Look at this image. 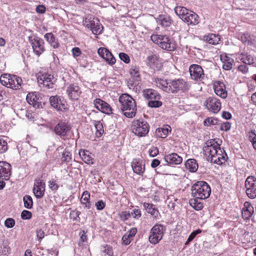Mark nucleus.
<instances>
[{
    "label": "nucleus",
    "instance_id": "f257e3e1",
    "mask_svg": "<svg viewBox=\"0 0 256 256\" xmlns=\"http://www.w3.org/2000/svg\"><path fill=\"white\" fill-rule=\"evenodd\" d=\"M121 104V110L124 116L132 118L136 113V106L135 100L127 94H122L119 98Z\"/></svg>",
    "mask_w": 256,
    "mask_h": 256
},
{
    "label": "nucleus",
    "instance_id": "f03ea898",
    "mask_svg": "<svg viewBox=\"0 0 256 256\" xmlns=\"http://www.w3.org/2000/svg\"><path fill=\"white\" fill-rule=\"evenodd\" d=\"M174 12L178 16L188 25L195 26L200 22L198 15L184 7L178 6L175 8Z\"/></svg>",
    "mask_w": 256,
    "mask_h": 256
},
{
    "label": "nucleus",
    "instance_id": "7ed1b4c3",
    "mask_svg": "<svg viewBox=\"0 0 256 256\" xmlns=\"http://www.w3.org/2000/svg\"><path fill=\"white\" fill-rule=\"evenodd\" d=\"M211 193L210 186L205 182L199 181L192 187V195L194 198L199 200H205L208 198Z\"/></svg>",
    "mask_w": 256,
    "mask_h": 256
},
{
    "label": "nucleus",
    "instance_id": "20e7f679",
    "mask_svg": "<svg viewBox=\"0 0 256 256\" xmlns=\"http://www.w3.org/2000/svg\"><path fill=\"white\" fill-rule=\"evenodd\" d=\"M150 38L154 42L158 44L162 49L168 51H173L176 48L175 42L167 36L152 34Z\"/></svg>",
    "mask_w": 256,
    "mask_h": 256
},
{
    "label": "nucleus",
    "instance_id": "39448f33",
    "mask_svg": "<svg viewBox=\"0 0 256 256\" xmlns=\"http://www.w3.org/2000/svg\"><path fill=\"white\" fill-rule=\"evenodd\" d=\"M131 130L132 132L136 136L143 137L148 133L150 126L146 121L140 118L133 120L131 124Z\"/></svg>",
    "mask_w": 256,
    "mask_h": 256
},
{
    "label": "nucleus",
    "instance_id": "423d86ee",
    "mask_svg": "<svg viewBox=\"0 0 256 256\" xmlns=\"http://www.w3.org/2000/svg\"><path fill=\"white\" fill-rule=\"evenodd\" d=\"M166 228L162 224H156L150 229L148 236V242L152 244H156L162 239Z\"/></svg>",
    "mask_w": 256,
    "mask_h": 256
},
{
    "label": "nucleus",
    "instance_id": "0eeeda50",
    "mask_svg": "<svg viewBox=\"0 0 256 256\" xmlns=\"http://www.w3.org/2000/svg\"><path fill=\"white\" fill-rule=\"evenodd\" d=\"M1 84L12 90H19L21 87L22 80L20 77L10 74H4L0 77Z\"/></svg>",
    "mask_w": 256,
    "mask_h": 256
},
{
    "label": "nucleus",
    "instance_id": "6e6552de",
    "mask_svg": "<svg viewBox=\"0 0 256 256\" xmlns=\"http://www.w3.org/2000/svg\"><path fill=\"white\" fill-rule=\"evenodd\" d=\"M190 86L188 82L182 78L169 80L168 92L176 93L179 91H188Z\"/></svg>",
    "mask_w": 256,
    "mask_h": 256
},
{
    "label": "nucleus",
    "instance_id": "1a4fd4ad",
    "mask_svg": "<svg viewBox=\"0 0 256 256\" xmlns=\"http://www.w3.org/2000/svg\"><path fill=\"white\" fill-rule=\"evenodd\" d=\"M28 40L34 54L38 56H40L45 50L44 40L34 34L30 35Z\"/></svg>",
    "mask_w": 256,
    "mask_h": 256
},
{
    "label": "nucleus",
    "instance_id": "9d476101",
    "mask_svg": "<svg viewBox=\"0 0 256 256\" xmlns=\"http://www.w3.org/2000/svg\"><path fill=\"white\" fill-rule=\"evenodd\" d=\"M84 26L90 29L94 34H100L102 33L103 27L96 18H86L83 20Z\"/></svg>",
    "mask_w": 256,
    "mask_h": 256
},
{
    "label": "nucleus",
    "instance_id": "9b49d317",
    "mask_svg": "<svg viewBox=\"0 0 256 256\" xmlns=\"http://www.w3.org/2000/svg\"><path fill=\"white\" fill-rule=\"evenodd\" d=\"M246 193L251 199L256 198V178L253 176L248 177L245 181Z\"/></svg>",
    "mask_w": 256,
    "mask_h": 256
},
{
    "label": "nucleus",
    "instance_id": "f8f14e48",
    "mask_svg": "<svg viewBox=\"0 0 256 256\" xmlns=\"http://www.w3.org/2000/svg\"><path fill=\"white\" fill-rule=\"evenodd\" d=\"M220 148V144L214 139L208 140L203 148L204 154L210 158L214 154L218 152Z\"/></svg>",
    "mask_w": 256,
    "mask_h": 256
},
{
    "label": "nucleus",
    "instance_id": "ddd939ff",
    "mask_svg": "<svg viewBox=\"0 0 256 256\" xmlns=\"http://www.w3.org/2000/svg\"><path fill=\"white\" fill-rule=\"evenodd\" d=\"M190 78L192 80L200 82L204 80L205 75L202 68L198 64H192L189 68Z\"/></svg>",
    "mask_w": 256,
    "mask_h": 256
},
{
    "label": "nucleus",
    "instance_id": "4468645a",
    "mask_svg": "<svg viewBox=\"0 0 256 256\" xmlns=\"http://www.w3.org/2000/svg\"><path fill=\"white\" fill-rule=\"evenodd\" d=\"M37 80L40 85H42L48 88H52L55 82L54 76L48 73L40 74Z\"/></svg>",
    "mask_w": 256,
    "mask_h": 256
},
{
    "label": "nucleus",
    "instance_id": "2eb2a0df",
    "mask_svg": "<svg viewBox=\"0 0 256 256\" xmlns=\"http://www.w3.org/2000/svg\"><path fill=\"white\" fill-rule=\"evenodd\" d=\"M45 183L41 178H37L34 181L32 192L38 199L43 197L45 192Z\"/></svg>",
    "mask_w": 256,
    "mask_h": 256
},
{
    "label": "nucleus",
    "instance_id": "dca6fc26",
    "mask_svg": "<svg viewBox=\"0 0 256 256\" xmlns=\"http://www.w3.org/2000/svg\"><path fill=\"white\" fill-rule=\"evenodd\" d=\"M52 106L59 111H64L68 109V104L64 98L58 96H52L49 99Z\"/></svg>",
    "mask_w": 256,
    "mask_h": 256
},
{
    "label": "nucleus",
    "instance_id": "f3484780",
    "mask_svg": "<svg viewBox=\"0 0 256 256\" xmlns=\"http://www.w3.org/2000/svg\"><path fill=\"white\" fill-rule=\"evenodd\" d=\"M206 108L214 114L218 112L221 108V102L220 100L214 97H209L206 101Z\"/></svg>",
    "mask_w": 256,
    "mask_h": 256
},
{
    "label": "nucleus",
    "instance_id": "a211bd4d",
    "mask_svg": "<svg viewBox=\"0 0 256 256\" xmlns=\"http://www.w3.org/2000/svg\"><path fill=\"white\" fill-rule=\"evenodd\" d=\"M146 65L154 70H159L162 66L160 58L155 54L148 56L146 60Z\"/></svg>",
    "mask_w": 256,
    "mask_h": 256
},
{
    "label": "nucleus",
    "instance_id": "6ab92c4d",
    "mask_svg": "<svg viewBox=\"0 0 256 256\" xmlns=\"http://www.w3.org/2000/svg\"><path fill=\"white\" fill-rule=\"evenodd\" d=\"M131 167L134 173L139 176H143L145 172V164L142 160L134 158L131 162Z\"/></svg>",
    "mask_w": 256,
    "mask_h": 256
},
{
    "label": "nucleus",
    "instance_id": "aec40b11",
    "mask_svg": "<svg viewBox=\"0 0 256 256\" xmlns=\"http://www.w3.org/2000/svg\"><path fill=\"white\" fill-rule=\"evenodd\" d=\"M11 165L4 161H0V178L8 180L12 174Z\"/></svg>",
    "mask_w": 256,
    "mask_h": 256
},
{
    "label": "nucleus",
    "instance_id": "412c9836",
    "mask_svg": "<svg viewBox=\"0 0 256 256\" xmlns=\"http://www.w3.org/2000/svg\"><path fill=\"white\" fill-rule=\"evenodd\" d=\"M94 107L101 112L107 114L112 112V109L109 104L100 98H96L94 101Z\"/></svg>",
    "mask_w": 256,
    "mask_h": 256
},
{
    "label": "nucleus",
    "instance_id": "4be33fe9",
    "mask_svg": "<svg viewBox=\"0 0 256 256\" xmlns=\"http://www.w3.org/2000/svg\"><path fill=\"white\" fill-rule=\"evenodd\" d=\"M228 158V156L225 150L224 149H221L220 148L218 150V152L216 154H214L210 158V160L214 163L221 165L225 163Z\"/></svg>",
    "mask_w": 256,
    "mask_h": 256
},
{
    "label": "nucleus",
    "instance_id": "5701e85b",
    "mask_svg": "<svg viewBox=\"0 0 256 256\" xmlns=\"http://www.w3.org/2000/svg\"><path fill=\"white\" fill-rule=\"evenodd\" d=\"M98 52L99 56L104 58L108 64L112 66L116 63L115 58L108 49L100 48L98 49Z\"/></svg>",
    "mask_w": 256,
    "mask_h": 256
},
{
    "label": "nucleus",
    "instance_id": "b1692460",
    "mask_svg": "<svg viewBox=\"0 0 256 256\" xmlns=\"http://www.w3.org/2000/svg\"><path fill=\"white\" fill-rule=\"evenodd\" d=\"M66 93L70 98L72 100H77L79 98L82 91L77 84H70L68 86Z\"/></svg>",
    "mask_w": 256,
    "mask_h": 256
},
{
    "label": "nucleus",
    "instance_id": "393cba45",
    "mask_svg": "<svg viewBox=\"0 0 256 256\" xmlns=\"http://www.w3.org/2000/svg\"><path fill=\"white\" fill-rule=\"evenodd\" d=\"M213 88L215 94L222 98L228 96V92L224 82L220 81H216L213 84Z\"/></svg>",
    "mask_w": 256,
    "mask_h": 256
},
{
    "label": "nucleus",
    "instance_id": "a878e982",
    "mask_svg": "<svg viewBox=\"0 0 256 256\" xmlns=\"http://www.w3.org/2000/svg\"><path fill=\"white\" fill-rule=\"evenodd\" d=\"M70 126L66 122H60L54 127V130L56 134L58 136H65L70 131Z\"/></svg>",
    "mask_w": 256,
    "mask_h": 256
},
{
    "label": "nucleus",
    "instance_id": "bb28decb",
    "mask_svg": "<svg viewBox=\"0 0 256 256\" xmlns=\"http://www.w3.org/2000/svg\"><path fill=\"white\" fill-rule=\"evenodd\" d=\"M164 160L168 164H179L182 161V158L176 153H172L165 155Z\"/></svg>",
    "mask_w": 256,
    "mask_h": 256
},
{
    "label": "nucleus",
    "instance_id": "cd10ccee",
    "mask_svg": "<svg viewBox=\"0 0 256 256\" xmlns=\"http://www.w3.org/2000/svg\"><path fill=\"white\" fill-rule=\"evenodd\" d=\"M137 228H131L122 236V242L124 245L129 244L132 240L134 237L137 232Z\"/></svg>",
    "mask_w": 256,
    "mask_h": 256
},
{
    "label": "nucleus",
    "instance_id": "c85d7f7f",
    "mask_svg": "<svg viewBox=\"0 0 256 256\" xmlns=\"http://www.w3.org/2000/svg\"><path fill=\"white\" fill-rule=\"evenodd\" d=\"M253 213L254 208L251 204L248 202H245L242 212V218L248 220L252 216Z\"/></svg>",
    "mask_w": 256,
    "mask_h": 256
},
{
    "label": "nucleus",
    "instance_id": "c756f323",
    "mask_svg": "<svg viewBox=\"0 0 256 256\" xmlns=\"http://www.w3.org/2000/svg\"><path fill=\"white\" fill-rule=\"evenodd\" d=\"M26 100L34 108H39L40 105L39 98L36 92H30L26 96Z\"/></svg>",
    "mask_w": 256,
    "mask_h": 256
},
{
    "label": "nucleus",
    "instance_id": "7c9ffc66",
    "mask_svg": "<svg viewBox=\"0 0 256 256\" xmlns=\"http://www.w3.org/2000/svg\"><path fill=\"white\" fill-rule=\"evenodd\" d=\"M158 24L164 27L170 26L172 23V20L170 17L166 14H160L156 19Z\"/></svg>",
    "mask_w": 256,
    "mask_h": 256
},
{
    "label": "nucleus",
    "instance_id": "2f4dec72",
    "mask_svg": "<svg viewBox=\"0 0 256 256\" xmlns=\"http://www.w3.org/2000/svg\"><path fill=\"white\" fill-rule=\"evenodd\" d=\"M78 154L82 160L85 163L88 164H94V158L92 154L89 151L80 150Z\"/></svg>",
    "mask_w": 256,
    "mask_h": 256
},
{
    "label": "nucleus",
    "instance_id": "473e14b6",
    "mask_svg": "<svg viewBox=\"0 0 256 256\" xmlns=\"http://www.w3.org/2000/svg\"><path fill=\"white\" fill-rule=\"evenodd\" d=\"M154 82L156 87L168 92L169 80L164 79L162 78H155Z\"/></svg>",
    "mask_w": 256,
    "mask_h": 256
},
{
    "label": "nucleus",
    "instance_id": "72a5a7b5",
    "mask_svg": "<svg viewBox=\"0 0 256 256\" xmlns=\"http://www.w3.org/2000/svg\"><path fill=\"white\" fill-rule=\"evenodd\" d=\"M143 206L146 212L148 214H150V215L152 216L153 218H159L160 216V212L158 208H156L154 204L144 202V203Z\"/></svg>",
    "mask_w": 256,
    "mask_h": 256
},
{
    "label": "nucleus",
    "instance_id": "f704fd0d",
    "mask_svg": "<svg viewBox=\"0 0 256 256\" xmlns=\"http://www.w3.org/2000/svg\"><path fill=\"white\" fill-rule=\"evenodd\" d=\"M144 97L148 100H150L154 99H160V96L158 92L153 89H146L143 91Z\"/></svg>",
    "mask_w": 256,
    "mask_h": 256
},
{
    "label": "nucleus",
    "instance_id": "c9c22d12",
    "mask_svg": "<svg viewBox=\"0 0 256 256\" xmlns=\"http://www.w3.org/2000/svg\"><path fill=\"white\" fill-rule=\"evenodd\" d=\"M220 60L223 63L222 68L226 70H230L232 68L234 60L229 57L227 54H222Z\"/></svg>",
    "mask_w": 256,
    "mask_h": 256
},
{
    "label": "nucleus",
    "instance_id": "e433bc0d",
    "mask_svg": "<svg viewBox=\"0 0 256 256\" xmlns=\"http://www.w3.org/2000/svg\"><path fill=\"white\" fill-rule=\"evenodd\" d=\"M236 58L246 64H252L254 63L252 56L248 54L240 53L236 54Z\"/></svg>",
    "mask_w": 256,
    "mask_h": 256
},
{
    "label": "nucleus",
    "instance_id": "4c0bfd02",
    "mask_svg": "<svg viewBox=\"0 0 256 256\" xmlns=\"http://www.w3.org/2000/svg\"><path fill=\"white\" fill-rule=\"evenodd\" d=\"M204 40L210 44L216 45L218 44L220 38L218 35L209 34L204 36Z\"/></svg>",
    "mask_w": 256,
    "mask_h": 256
},
{
    "label": "nucleus",
    "instance_id": "58836bf2",
    "mask_svg": "<svg viewBox=\"0 0 256 256\" xmlns=\"http://www.w3.org/2000/svg\"><path fill=\"white\" fill-rule=\"evenodd\" d=\"M186 168L190 172H196L198 167V164L195 159L188 160L185 164Z\"/></svg>",
    "mask_w": 256,
    "mask_h": 256
},
{
    "label": "nucleus",
    "instance_id": "ea45409f",
    "mask_svg": "<svg viewBox=\"0 0 256 256\" xmlns=\"http://www.w3.org/2000/svg\"><path fill=\"white\" fill-rule=\"evenodd\" d=\"M199 198H194L190 200V204L196 210H201L203 208V204L200 200Z\"/></svg>",
    "mask_w": 256,
    "mask_h": 256
},
{
    "label": "nucleus",
    "instance_id": "a19ab883",
    "mask_svg": "<svg viewBox=\"0 0 256 256\" xmlns=\"http://www.w3.org/2000/svg\"><path fill=\"white\" fill-rule=\"evenodd\" d=\"M90 198V194L88 191H84L81 197L80 202L82 204H84L85 206L89 209L91 207V204L89 201Z\"/></svg>",
    "mask_w": 256,
    "mask_h": 256
},
{
    "label": "nucleus",
    "instance_id": "79ce46f5",
    "mask_svg": "<svg viewBox=\"0 0 256 256\" xmlns=\"http://www.w3.org/2000/svg\"><path fill=\"white\" fill-rule=\"evenodd\" d=\"M170 127L166 126L164 128H158L156 130V133L158 136L162 138H165L170 131Z\"/></svg>",
    "mask_w": 256,
    "mask_h": 256
},
{
    "label": "nucleus",
    "instance_id": "37998d69",
    "mask_svg": "<svg viewBox=\"0 0 256 256\" xmlns=\"http://www.w3.org/2000/svg\"><path fill=\"white\" fill-rule=\"evenodd\" d=\"M94 124L96 130V136H101L104 133V128L102 123L100 121H94Z\"/></svg>",
    "mask_w": 256,
    "mask_h": 256
},
{
    "label": "nucleus",
    "instance_id": "c03bdc74",
    "mask_svg": "<svg viewBox=\"0 0 256 256\" xmlns=\"http://www.w3.org/2000/svg\"><path fill=\"white\" fill-rule=\"evenodd\" d=\"M23 201L24 203V206L30 209L32 207L33 202L31 196L29 195H26L23 198Z\"/></svg>",
    "mask_w": 256,
    "mask_h": 256
},
{
    "label": "nucleus",
    "instance_id": "a18cd8bd",
    "mask_svg": "<svg viewBox=\"0 0 256 256\" xmlns=\"http://www.w3.org/2000/svg\"><path fill=\"white\" fill-rule=\"evenodd\" d=\"M61 159L62 161L64 162H69L72 160V154L68 150H64L62 154Z\"/></svg>",
    "mask_w": 256,
    "mask_h": 256
},
{
    "label": "nucleus",
    "instance_id": "49530a36",
    "mask_svg": "<svg viewBox=\"0 0 256 256\" xmlns=\"http://www.w3.org/2000/svg\"><path fill=\"white\" fill-rule=\"evenodd\" d=\"M8 148L7 142L4 138L0 137V153L6 152Z\"/></svg>",
    "mask_w": 256,
    "mask_h": 256
},
{
    "label": "nucleus",
    "instance_id": "de8ad7c7",
    "mask_svg": "<svg viewBox=\"0 0 256 256\" xmlns=\"http://www.w3.org/2000/svg\"><path fill=\"white\" fill-rule=\"evenodd\" d=\"M130 216L135 220H138L142 216V212L140 209L134 208L130 212Z\"/></svg>",
    "mask_w": 256,
    "mask_h": 256
},
{
    "label": "nucleus",
    "instance_id": "09e8293b",
    "mask_svg": "<svg viewBox=\"0 0 256 256\" xmlns=\"http://www.w3.org/2000/svg\"><path fill=\"white\" fill-rule=\"evenodd\" d=\"M160 99H154L149 100L148 105L151 108H158L162 105V102L160 100Z\"/></svg>",
    "mask_w": 256,
    "mask_h": 256
},
{
    "label": "nucleus",
    "instance_id": "8fccbe9b",
    "mask_svg": "<svg viewBox=\"0 0 256 256\" xmlns=\"http://www.w3.org/2000/svg\"><path fill=\"white\" fill-rule=\"evenodd\" d=\"M218 120L213 118H208L204 122V125L209 126L211 125H216L218 124Z\"/></svg>",
    "mask_w": 256,
    "mask_h": 256
},
{
    "label": "nucleus",
    "instance_id": "3c124183",
    "mask_svg": "<svg viewBox=\"0 0 256 256\" xmlns=\"http://www.w3.org/2000/svg\"><path fill=\"white\" fill-rule=\"evenodd\" d=\"M37 152H38V148L36 147L32 146L31 145H29L27 147L26 154L28 156H33L34 154H36Z\"/></svg>",
    "mask_w": 256,
    "mask_h": 256
},
{
    "label": "nucleus",
    "instance_id": "603ef678",
    "mask_svg": "<svg viewBox=\"0 0 256 256\" xmlns=\"http://www.w3.org/2000/svg\"><path fill=\"white\" fill-rule=\"evenodd\" d=\"M201 232L202 230L200 229H198L196 230L193 231L188 236L187 241L186 242V244H188L190 242H192L194 238L196 236Z\"/></svg>",
    "mask_w": 256,
    "mask_h": 256
},
{
    "label": "nucleus",
    "instance_id": "864d4df0",
    "mask_svg": "<svg viewBox=\"0 0 256 256\" xmlns=\"http://www.w3.org/2000/svg\"><path fill=\"white\" fill-rule=\"evenodd\" d=\"M118 216L120 218L122 221H126L129 219L130 217V212H127L126 211H124L120 212L118 214Z\"/></svg>",
    "mask_w": 256,
    "mask_h": 256
},
{
    "label": "nucleus",
    "instance_id": "5fc2aeb1",
    "mask_svg": "<svg viewBox=\"0 0 256 256\" xmlns=\"http://www.w3.org/2000/svg\"><path fill=\"white\" fill-rule=\"evenodd\" d=\"M240 39L243 43H248V44L250 42V36L248 33H244L242 34Z\"/></svg>",
    "mask_w": 256,
    "mask_h": 256
},
{
    "label": "nucleus",
    "instance_id": "6e6d98bb",
    "mask_svg": "<svg viewBox=\"0 0 256 256\" xmlns=\"http://www.w3.org/2000/svg\"><path fill=\"white\" fill-rule=\"evenodd\" d=\"M32 216L30 212L26 210H24L21 213V218L23 220H29Z\"/></svg>",
    "mask_w": 256,
    "mask_h": 256
},
{
    "label": "nucleus",
    "instance_id": "4d7b16f0",
    "mask_svg": "<svg viewBox=\"0 0 256 256\" xmlns=\"http://www.w3.org/2000/svg\"><path fill=\"white\" fill-rule=\"evenodd\" d=\"M130 73L132 76L135 78H140V74L139 72V69L138 68H132L130 70Z\"/></svg>",
    "mask_w": 256,
    "mask_h": 256
},
{
    "label": "nucleus",
    "instance_id": "13d9d810",
    "mask_svg": "<svg viewBox=\"0 0 256 256\" xmlns=\"http://www.w3.org/2000/svg\"><path fill=\"white\" fill-rule=\"evenodd\" d=\"M15 224V221L12 218H7L4 222V225L8 228H12Z\"/></svg>",
    "mask_w": 256,
    "mask_h": 256
},
{
    "label": "nucleus",
    "instance_id": "bf43d9fd",
    "mask_svg": "<svg viewBox=\"0 0 256 256\" xmlns=\"http://www.w3.org/2000/svg\"><path fill=\"white\" fill-rule=\"evenodd\" d=\"M48 187L51 190L53 191L57 190L59 188L56 181L54 180L48 182Z\"/></svg>",
    "mask_w": 256,
    "mask_h": 256
},
{
    "label": "nucleus",
    "instance_id": "052dcab7",
    "mask_svg": "<svg viewBox=\"0 0 256 256\" xmlns=\"http://www.w3.org/2000/svg\"><path fill=\"white\" fill-rule=\"evenodd\" d=\"M120 58L126 64H128L130 62L128 56L124 52H120L119 54Z\"/></svg>",
    "mask_w": 256,
    "mask_h": 256
},
{
    "label": "nucleus",
    "instance_id": "680f3d73",
    "mask_svg": "<svg viewBox=\"0 0 256 256\" xmlns=\"http://www.w3.org/2000/svg\"><path fill=\"white\" fill-rule=\"evenodd\" d=\"M230 124L226 122L220 124V129L222 131H228L230 130Z\"/></svg>",
    "mask_w": 256,
    "mask_h": 256
},
{
    "label": "nucleus",
    "instance_id": "e2e57ef3",
    "mask_svg": "<svg viewBox=\"0 0 256 256\" xmlns=\"http://www.w3.org/2000/svg\"><path fill=\"white\" fill-rule=\"evenodd\" d=\"M79 235L80 236V242H78V245L80 246L81 242H86L88 240V237L84 230H81L79 233Z\"/></svg>",
    "mask_w": 256,
    "mask_h": 256
},
{
    "label": "nucleus",
    "instance_id": "0e129e2a",
    "mask_svg": "<svg viewBox=\"0 0 256 256\" xmlns=\"http://www.w3.org/2000/svg\"><path fill=\"white\" fill-rule=\"evenodd\" d=\"M44 37L49 44H50L56 40L54 35L51 32L46 33L44 36Z\"/></svg>",
    "mask_w": 256,
    "mask_h": 256
},
{
    "label": "nucleus",
    "instance_id": "69168bd1",
    "mask_svg": "<svg viewBox=\"0 0 256 256\" xmlns=\"http://www.w3.org/2000/svg\"><path fill=\"white\" fill-rule=\"evenodd\" d=\"M95 206L98 210H100L104 208L106 203L102 200H100L95 204Z\"/></svg>",
    "mask_w": 256,
    "mask_h": 256
},
{
    "label": "nucleus",
    "instance_id": "338daca9",
    "mask_svg": "<svg viewBox=\"0 0 256 256\" xmlns=\"http://www.w3.org/2000/svg\"><path fill=\"white\" fill-rule=\"evenodd\" d=\"M103 252L109 256H112L114 254L112 247L108 246V245L104 246Z\"/></svg>",
    "mask_w": 256,
    "mask_h": 256
},
{
    "label": "nucleus",
    "instance_id": "774afa93",
    "mask_svg": "<svg viewBox=\"0 0 256 256\" xmlns=\"http://www.w3.org/2000/svg\"><path fill=\"white\" fill-rule=\"evenodd\" d=\"M36 236L38 240L40 241L44 236V232L42 229H38L36 230Z\"/></svg>",
    "mask_w": 256,
    "mask_h": 256
}]
</instances>
